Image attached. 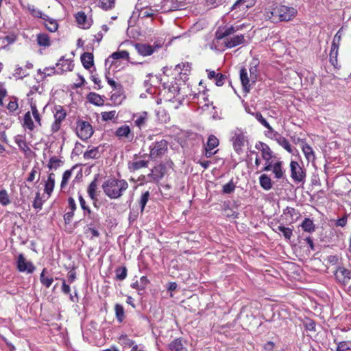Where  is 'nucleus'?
Returning <instances> with one entry per match:
<instances>
[{
    "label": "nucleus",
    "instance_id": "f257e3e1",
    "mask_svg": "<svg viewBox=\"0 0 351 351\" xmlns=\"http://www.w3.org/2000/svg\"><path fill=\"white\" fill-rule=\"evenodd\" d=\"M128 186V183L125 180L110 178L103 183L102 189L109 198L118 199L123 195Z\"/></svg>",
    "mask_w": 351,
    "mask_h": 351
},
{
    "label": "nucleus",
    "instance_id": "f03ea898",
    "mask_svg": "<svg viewBox=\"0 0 351 351\" xmlns=\"http://www.w3.org/2000/svg\"><path fill=\"white\" fill-rule=\"evenodd\" d=\"M259 64V61L257 59H253L250 62V78L248 77L247 69L242 68L240 70V80L242 84L243 90L245 93H247L250 90V82L252 83L256 82L257 80V67Z\"/></svg>",
    "mask_w": 351,
    "mask_h": 351
},
{
    "label": "nucleus",
    "instance_id": "7ed1b4c3",
    "mask_svg": "<svg viewBox=\"0 0 351 351\" xmlns=\"http://www.w3.org/2000/svg\"><path fill=\"white\" fill-rule=\"evenodd\" d=\"M168 150V142L165 139L156 141L149 145V158L156 160L161 158Z\"/></svg>",
    "mask_w": 351,
    "mask_h": 351
},
{
    "label": "nucleus",
    "instance_id": "20e7f679",
    "mask_svg": "<svg viewBox=\"0 0 351 351\" xmlns=\"http://www.w3.org/2000/svg\"><path fill=\"white\" fill-rule=\"evenodd\" d=\"M291 178L295 183L304 184L306 181V170L296 161L290 162Z\"/></svg>",
    "mask_w": 351,
    "mask_h": 351
},
{
    "label": "nucleus",
    "instance_id": "39448f33",
    "mask_svg": "<svg viewBox=\"0 0 351 351\" xmlns=\"http://www.w3.org/2000/svg\"><path fill=\"white\" fill-rule=\"evenodd\" d=\"M92 125L86 121L77 120L76 122V134L82 141L89 139L93 134Z\"/></svg>",
    "mask_w": 351,
    "mask_h": 351
},
{
    "label": "nucleus",
    "instance_id": "423d86ee",
    "mask_svg": "<svg viewBox=\"0 0 351 351\" xmlns=\"http://www.w3.org/2000/svg\"><path fill=\"white\" fill-rule=\"evenodd\" d=\"M16 265L19 272H25L28 274H32L36 269L32 262L27 261L23 254L18 255Z\"/></svg>",
    "mask_w": 351,
    "mask_h": 351
},
{
    "label": "nucleus",
    "instance_id": "0eeeda50",
    "mask_svg": "<svg viewBox=\"0 0 351 351\" xmlns=\"http://www.w3.org/2000/svg\"><path fill=\"white\" fill-rule=\"evenodd\" d=\"M274 12L278 14L279 19L281 21H291L295 14L294 8L287 7L286 5H280L279 8L276 9Z\"/></svg>",
    "mask_w": 351,
    "mask_h": 351
},
{
    "label": "nucleus",
    "instance_id": "6e6552de",
    "mask_svg": "<svg viewBox=\"0 0 351 351\" xmlns=\"http://www.w3.org/2000/svg\"><path fill=\"white\" fill-rule=\"evenodd\" d=\"M232 141L234 151L237 154H240L242 152L245 141V136L243 132L239 129L235 130Z\"/></svg>",
    "mask_w": 351,
    "mask_h": 351
},
{
    "label": "nucleus",
    "instance_id": "1a4fd4ad",
    "mask_svg": "<svg viewBox=\"0 0 351 351\" xmlns=\"http://www.w3.org/2000/svg\"><path fill=\"white\" fill-rule=\"evenodd\" d=\"M242 25H237L236 27L233 25H224L219 26L215 32V38L217 40H221L226 36H228L234 34L237 30L239 29Z\"/></svg>",
    "mask_w": 351,
    "mask_h": 351
},
{
    "label": "nucleus",
    "instance_id": "9d476101",
    "mask_svg": "<svg viewBox=\"0 0 351 351\" xmlns=\"http://www.w3.org/2000/svg\"><path fill=\"white\" fill-rule=\"evenodd\" d=\"M184 3L178 0H164L160 8L162 12H169L174 10H182Z\"/></svg>",
    "mask_w": 351,
    "mask_h": 351
},
{
    "label": "nucleus",
    "instance_id": "9b49d317",
    "mask_svg": "<svg viewBox=\"0 0 351 351\" xmlns=\"http://www.w3.org/2000/svg\"><path fill=\"white\" fill-rule=\"evenodd\" d=\"M165 167L163 165L155 166L147 175L149 179L146 182H158L164 176Z\"/></svg>",
    "mask_w": 351,
    "mask_h": 351
},
{
    "label": "nucleus",
    "instance_id": "f8f14e48",
    "mask_svg": "<svg viewBox=\"0 0 351 351\" xmlns=\"http://www.w3.org/2000/svg\"><path fill=\"white\" fill-rule=\"evenodd\" d=\"M57 68L56 71H53V73H62L63 72L71 71L73 70L74 64L69 59H64L62 56L60 58L58 62L56 64Z\"/></svg>",
    "mask_w": 351,
    "mask_h": 351
},
{
    "label": "nucleus",
    "instance_id": "ddd939ff",
    "mask_svg": "<svg viewBox=\"0 0 351 351\" xmlns=\"http://www.w3.org/2000/svg\"><path fill=\"white\" fill-rule=\"evenodd\" d=\"M115 136L119 139L125 138L128 141H132L134 138V134L128 125L119 127L115 132Z\"/></svg>",
    "mask_w": 351,
    "mask_h": 351
},
{
    "label": "nucleus",
    "instance_id": "4468645a",
    "mask_svg": "<svg viewBox=\"0 0 351 351\" xmlns=\"http://www.w3.org/2000/svg\"><path fill=\"white\" fill-rule=\"evenodd\" d=\"M255 148L261 152L262 158L266 160V162L271 160L273 156V152L267 144L258 141L256 143Z\"/></svg>",
    "mask_w": 351,
    "mask_h": 351
},
{
    "label": "nucleus",
    "instance_id": "2eb2a0df",
    "mask_svg": "<svg viewBox=\"0 0 351 351\" xmlns=\"http://www.w3.org/2000/svg\"><path fill=\"white\" fill-rule=\"evenodd\" d=\"M335 276L339 282L346 284L351 278V271L343 267H339L335 273Z\"/></svg>",
    "mask_w": 351,
    "mask_h": 351
},
{
    "label": "nucleus",
    "instance_id": "dca6fc26",
    "mask_svg": "<svg viewBox=\"0 0 351 351\" xmlns=\"http://www.w3.org/2000/svg\"><path fill=\"white\" fill-rule=\"evenodd\" d=\"M75 20L79 27L83 29H88L92 25V19H88L84 12H78L75 14Z\"/></svg>",
    "mask_w": 351,
    "mask_h": 351
},
{
    "label": "nucleus",
    "instance_id": "f3484780",
    "mask_svg": "<svg viewBox=\"0 0 351 351\" xmlns=\"http://www.w3.org/2000/svg\"><path fill=\"white\" fill-rule=\"evenodd\" d=\"M208 73V78L209 80H214L215 84L217 86H221L226 79V76L221 73H216L215 71L206 69Z\"/></svg>",
    "mask_w": 351,
    "mask_h": 351
},
{
    "label": "nucleus",
    "instance_id": "a211bd4d",
    "mask_svg": "<svg viewBox=\"0 0 351 351\" xmlns=\"http://www.w3.org/2000/svg\"><path fill=\"white\" fill-rule=\"evenodd\" d=\"M107 80L108 84L113 88V90H117V93L112 94L111 96V99L113 101H117L118 97L122 95L123 94V86L120 83H117L113 79L110 78L108 77H106Z\"/></svg>",
    "mask_w": 351,
    "mask_h": 351
},
{
    "label": "nucleus",
    "instance_id": "6ab92c4d",
    "mask_svg": "<svg viewBox=\"0 0 351 351\" xmlns=\"http://www.w3.org/2000/svg\"><path fill=\"white\" fill-rule=\"evenodd\" d=\"M162 45H134L137 52L143 56H148L152 55L156 48H159Z\"/></svg>",
    "mask_w": 351,
    "mask_h": 351
},
{
    "label": "nucleus",
    "instance_id": "aec40b11",
    "mask_svg": "<svg viewBox=\"0 0 351 351\" xmlns=\"http://www.w3.org/2000/svg\"><path fill=\"white\" fill-rule=\"evenodd\" d=\"M302 151L305 156L306 160L309 162H314L315 160V154L313 151V149L311 146L306 143V142H303V144L301 146Z\"/></svg>",
    "mask_w": 351,
    "mask_h": 351
},
{
    "label": "nucleus",
    "instance_id": "412c9836",
    "mask_svg": "<svg viewBox=\"0 0 351 351\" xmlns=\"http://www.w3.org/2000/svg\"><path fill=\"white\" fill-rule=\"evenodd\" d=\"M133 119H134V124L139 129L145 127L147 119H148V114L147 112H141L140 113H137L133 115Z\"/></svg>",
    "mask_w": 351,
    "mask_h": 351
},
{
    "label": "nucleus",
    "instance_id": "4be33fe9",
    "mask_svg": "<svg viewBox=\"0 0 351 351\" xmlns=\"http://www.w3.org/2000/svg\"><path fill=\"white\" fill-rule=\"evenodd\" d=\"M272 172L274 175V178L277 180L285 179V170L282 167V162L277 161L273 165Z\"/></svg>",
    "mask_w": 351,
    "mask_h": 351
},
{
    "label": "nucleus",
    "instance_id": "5701e85b",
    "mask_svg": "<svg viewBox=\"0 0 351 351\" xmlns=\"http://www.w3.org/2000/svg\"><path fill=\"white\" fill-rule=\"evenodd\" d=\"M129 58V53L125 51H118L112 53L106 60V64H107L108 62H110V64H112L114 62V60H117L119 59H125L128 60Z\"/></svg>",
    "mask_w": 351,
    "mask_h": 351
},
{
    "label": "nucleus",
    "instance_id": "b1692460",
    "mask_svg": "<svg viewBox=\"0 0 351 351\" xmlns=\"http://www.w3.org/2000/svg\"><path fill=\"white\" fill-rule=\"evenodd\" d=\"M168 349L170 351H187V348L182 343L180 338L173 339L168 344Z\"/></svg>",
    "mask_w": 351,
    "mask_h": 351
},
{
    "label": "nucleus",
    "instance_id": "393cba45",
    "mask_svg": "<svg viewBox=\"0 0 351 351\" xmlns=\"http://www.w3.org/2000/svg\"><path fill=\"white\" fill-rule=\"evenodd\" d=\"M55 177L56 176L53 173H50L45 182L44 191L48 195H51L53 191L55 186Z\"/></svg>",
    "mask_w": 351,
    "mask_h": 351
},
{
    "label": "nucleus",
    "instance_id": "a878e982",
    "mask_svg": "<svg viewBox=\"0 0 351 351\" xmlns=\"http://www.w3.org/2000/svg\"><path fill=\"white\" fill-rule=\"evenodd\" d=\"M53 112L54 120L58 122L62 123L66 117V112L62 106H55Z\"/></svg>",
    "mask_w": 351,
    "mask_h": 351
},
{
    "label": "nucleus",
    "instance_id": "bb28decb",
    "mask_svg": "<svg viewBox=\"0 0 351 351\" xmlns=\"http://www.w3.org/2000/svg\"><path fill=\"white\" fill-rule=\"evenodd\" d=\"M140 3L138 1V3L136 5L135 11L133 12V16L136 14V12H138V17L141 19L149 18L152 17L154 15L153 11L149 10H145L143 7H140Z\"/></svg>",
    "mask_w": 351,
    "mask_h": 351
},
{
    "label": "nucleus",
    "instance_id": "cd10ccee",
    "mask_svg": "<svg viewBox=\"0 0 351 351\" xmlns=\"http://www.w3.org/2000/svg\"><path fill=\"white\" fill-rule=\"evenodd\" d=\"M338 51L339 45H331V49L329 53V61L335 68L339 67L337 61Z\"/></svg>",
    "mask_w": 351,
    "mask_h": 351
},
{
    "label": "nucleus",
    "instance_id": "c85d7f7f",
    "mask_svg": "<svg viewBox=\"0 0 351 351\" xmlns=\"http://www.w3.org/2000/svg\"><path fill=\"white\" fill-rule=\"evenodd\" d=\"M81 61L86 69H90L93 66V55L90 52H85L81 56Z\"/></svg>",
    "mask_w": 351,
    "mask_h": 351
},
{
    "label": "nucleus",
    "instance_id": "c756f323",
    "mask_svg": "<svg viewBox=\"0 0 351 351\" xmlns=\"http://www.w3.org/2000/svg\"><path fill=\"white\" fill-rule=\"evenodd\" d=\"M128 169L131 172H134L140 169L147 167L148 161L146 160H138L128 162Z\"/></svg>",
    "mask_w": 351,
    "mask_h": 351
},
{
    "label": "nucleus",
    "instance_id": "7c9ffc66",
    "mask_svg": "<svg viewBox=\"0 0 351 351\" xmlns=\"http://www.w3.org/2000/svg\"><path fill=\"white\" fill-rule=\"evenodd\" d=\"M87 99L90 103L95 106H101L104 104L103 97L95 93H90L87 96Z\"/></svg>",
    "mask_w": 351,
    "mask_h": 351
},
{
    "label": "nucleus",
    "instance_id": "2f4dec72",
    "mask_svg": "<svg viewBox=\"0 0 351 351\" xmlns=\"http://www.w3.org/2000/svg\"><path fill=\"white\" fill-rule=\"evenodd\" d=\"M300 226L304 232L309 233L313 232L315 230V225L314 224L313 221L310 218H304Z\"/></svg>",
    "mask_w": 351,
    "mask_h": 351
},
{
    "label": "nucleus",
    "instance_id": "473e14b6",
    "mask_svg": "<svg viewBox=\"0 0 351 351\" xmlns=\"http://www.w3.org/2000/svg\"><path fill=\"white\" fill-rule=\"evenodd\" d=\"M149 282V280L146 276H142L139 281H136L131 285V287L138 291V293L141 291H144L147 284Z\"/></svg>",
    "mask_w": 351,
    "mask_h": 351
},
{
    "label": "nucleus",
    "instance_id": "72a5a7b5",
    "mask_svg": "<svg viewBox=\"0 0 351 351\" xmlns=\"http://www.w3.org/2000/svg\"><path fill=\"white\" fill-rule=\"evenodd\" d=\"M259 184L266 191H269L272 188L271 180L267 174H262L259 177Z\"/></svg>",
    "mask_w": 351,
    "mask_h": 351
},
{
    "label": "nucleus",
    "instance_id": "f704fd0d",
    "mask_svg": "<svg viewBox=\"0 0 351 351\" xmlns=\"http://www.w3.org/2000/svg\"><path fill=\"white\" fill-rule=\"evenodd\" d=\"M23 127L25 129H28L29 131H33L35 128L31 112L29 111L24 115Z\"/></svg>",
    "mask_w": 351,
    "mask_h": 351
},
{
    "label": "nucleus",
    "instance_id": "c9c22d12",
    "mask_svg": "<svg viewBox=\"0 0 351 351\" xmlns=\"http://www.w3.org/2000/svg\"><path fill=\"white\" fill-rule=\"evenodd\" d=\"M191 69V64L189 62H182L176 66L175 70L179 72L180 74L187 75L190 73Z\"/></svg>",
    "mask_w": 351,
    "mask_h": 351
},
{
    "label": "nucleus",
    "instance_id": "e433bc0d",
    "mask_svg": "<svg viewBox=\"0 0 351 351\" xmlns=\"http://www.w3.org/2000/svg\"><path fill=\"white\" fill-rule=\"evenodd\" d=\"M283 214L291 218V223H294L298 219L300 215L299 212L296 209L291 207H287L284 210Z\"/></svg>",
    "mask_w": 351,
    "mask_h": 351
},
{
    "label": "nucleus",
    "instance_id": "4c0bfd02",
    "mask_svg": "<svg viewBox=\"0 0 351 351\" xmlns=\"http://www.w3.org/2000/svg\"><path fill=\"white\" fill-rule=\"evenodd\" d=\"M46 272L47 269L44 268L40 274V280L43 285L47 288H49L53 282V278L52 277L46 276Z\"/></svg>",
    "mask_w": 351,
    "mask_h": 351
},
{
    "label": "nucleus",
    "instance_id": "58836bf2",
    "mask_svg": "<svg viewBox=\"0 0 351 351\" xmlns=\"http://www.w3.org/2000/svg\"><path fill=\"white\" fill-rule=\"evenodd\" d=\"M98 176H99V175L95 176L94 180L90 182V184H89V186L88 187L87 192H88L89 197L92 199H95V196H96L95 192H96V190L97 188V182Z\"/></svg>",
    "mask_w": 351,
    "mask_h": 351
},
{
    "label": "nucleus",
    "instance_id": "ea45409f",
    "mask_svg": "<svg viewBox=\"0 0 351 351\" xmlns=\"http://www.w3.org/2000/svg\"><path fill=\"white\" fill-rule=\"evenodd\" d=\"M276 142L279 145L282 147L286 151H287L290 154H293V149L290 145L289 142L283 136H279L278 138L276 139Z\"/></svg>",
    "mask_w": 351,
    "mask_h": 351
},
{
    "label": "nucleus",
    "instance_id": "a19ab883",
    "mask_svg": "<svg viewBox=\"0 0 351 351\" xmlns=\"http://www.w3.org/2000/svg\"><path fill=\"white\" fill-rule=\"evenodd\" d=\"M63 164V161L58 158L56 156H52L47 164V167L49 169L56 170Z\"/></svg>",
    "mask_w": 351,
    "mask_h": 351
},
{
    "label": "nucleus",
    "instance_id": "79ce46f5",
    "mask_svg": "<svg viewBox=\"0 0 351 351\" xmlns=\"http://www.w3.org/2000/svg\"><path fill=\"white\" fill-rule=\"evenodd\" d=\"M276 231L282 232L284 237L287 240H290L293 235V229L287 228L282 225L278 226L276 228Z\"/></svg>",
    "mask_w": 351,
    "mask_h": 351
},
{
    "label": "nucleus",
    "instance_id": "37998d69",
    "mask_svg": "<svg viewBox=\"0 0 351 351\" xmlns=\"http://www.w3.org/2000/svg\"><path fill=\"white\" fill-rule=\"evenodd\" d=\"M114 271L116 280L121 281L126 278L128 270L125 267H117Z\"/></svg>",
    "mask_w": 351,
    "mask_h": 351
},
{
    "label": "nucleus",
    "instance_id": "c03bdc74",
    "mask_svg": "<svg viewBox=\"0 0 351 351\" xmlns=\"http://www.w3.org/2000/svg\"><path fill=\"white\" fill-rule=\"evenodd\" d=\"M73 169H74V167H73L70 169L66 170L63 173L62 178V181H61V184H60L61 189H63L67 185L68 182H69V180H70V178H71V177L72 176V173H73Z\"/></svg>",
    "mask_w": 351,
    "mask_h": 351
},
{
    "label": "nucleus",
    "instance_id": "a18cd8bd",
    "mask_svg": "<svg viewBox=\"0 0 351 351\" xmlns=\"http://www.w3.org/2000/svg\"><path fill=\"white\" fill-rule=\"evenodd\" d=\"M99 157V152L97 147H93L84 154L85 159H97Z\"/></svg>",
    "mask_w": 351,
    "mask_h": 351
},
{
    "label": "nucleus",
    "instance_id": "49530a36",
    "mask_svg": "<svg viewBox=\"0 0 351 351\" xmlns=\"http://www.w3.org/2000/svg\"><path fill=\"white\" fill-rule=\"evenodd\" d=\"M119 343L123 348H131L135 342L133 340L129 339L128 335H122L119 338Z\"/></svg>",
    "mask_w": 351,
    "mask_h": 351
},
{
    "label": "nucleus",
    "instance_id": "de8ad7c7",
    "mask_svg": "<svg viewBox=\"0 0 351 351\" xmlns=\"http://www.w3.org/2000/svg\"><path fill=\"white\" fill-rule=\"evenodd\" d=\"M115 315L119 323H121L124 319V308L122 305L117 304L114 306Z\"/></svg>",
    "mask_w": 351,
    "mask_h": 351
},
{
    "label": "nucleus",
    "instance_id": "09e8293b",
    "mask_svg": "<svg viewBox=\"0 0 351 351\" xmlns=\"http://www.w3.org/2000/svg\"><path fill=\"white\" fill-rule=\"evenodd\" d=\"M150 196V193L149 191L144 192L139 199V205L141 207V212L143 213L144 211L145 207L149 200Z\"/></svg>",
    "mask_w": 351,
    "mask_h": 351
},
{
    "label": "nucleus",
    "instance_id": "8fccbe9b",
    "mask_svg": "<svg viewBox=\"0 0 351 351\" xmlns=\"http://www.w3.org/2000/svg\"><path fill=\"white\" fill-rule=\"evenodd\" d=\"M115 0H99V6L104 10H111L114 7Z\"/></svg>",
    "mask_w": 351,
    "mask_h": 351
},
{
    "label": "nucleus",
    "instance_id": "3c124183",
    "mask_svg": "<svg viewBox=\"0 0 351 351\" xmlns=\"http://www.w3.org/2000/svg\"><path fill=\"white\" fill-rule=\"evenodd\" d=\"M252 116H254L256 120L264 127L266 128L270 126L269 123L267 121V120L263 117L262 114L260 112H250Z\"/></svg>",
    "mask_w": 351,
    "mask_h": 351
},
{
    "label": "nucleus",
    "instance_id": "603ef678",
    "mask_svg": "<svg viewBox=\"0 0 351 351\" xmlns=\"http://www.w3.org/2000/svg\"><path fill=\"white\" fill-rule=\"evenodd\" d=\"M219 145V140L214 135H210L208 138L206 147H208L209 149H213Z\"/></svg>",
    "mask_w": 351,
    "mask_h": 351
},
{
    "label": "nucleus",
    "instance_id": "864d4df0",
    "mask_svg": "<svg viewBox=\"0 0 351 351\" xmlns=\"http://www.w3.org/2000/svg\"><path fill=\"white\" fill-rule=\"evenodd\" d=\"M10 203V200L8 194L5 189L0 191V204L2 206H7Z\"/></svg>",
    "mask_w": 351,
    "mask_h": 351
},
{
    "label": "nucleus",
    "instance_id": "5fc2aeb1",
    "mask_svg": "<svg viewBox=\"0 0 351 351\" xmlns=\"http://www.w3.org/2000/svg\"><path fill=\"white\" fill-rule=\"evenodd\" d=\"M93 223H88L87 225V228L85 230L86 234L90 233V238L99 237L100 234L99 231L96 229V228L93 227Z\"/></svg>",
    "mask_w": 351,
    "mask_h": 351
},
{
    "label": "nucleus",
    "instance_id": "6e6d98bb",
    "mask_svg": "<svg viewBox=\"0 0 351 351\" xmlns=\"http://www.w3.org/2000/svg\"><path fill=\"white\" fill-rule=\"evenodd\" d=\"M31 110L32 113V116L34 117L36 122L38 125H41V117L40 116V114L38 112V110L36 108V104H31Z\"/></svg>",
    "mask_w": 351,
    "mask_h": 351
},
{
    "label": "nucleus",
    "instance_id": "4d7b16f0",
    "mask_svg": "<svg viewBox=\"0 0 351 351\" xmlns=\"http://www.w3.org/2000/svg\"><path fill=\"white\" fill-rule=\"evenodd\" d=\"M267 129H268V132H265V134L271 139L276 141V139L278 138L279 136H282V135L277 131H275L271 125Z\"/></svg>",
    "mask_w": 351,
    "mask_h": 351
},
{
    "label": "nucleus",
    "instance_id": "13d9d810",
    "mask_svg": "<svg viewBox=\"0 0 351 351\" xmlns=\"http://www.w3.org/2000/svg\"><path fill=\"white\" fill-rule=\"evenodd\" d=\"M15 143L17 144V145L19 147V148L23 150V152H27V150H29V148L26 143V141L19 138V136H16L15 138Z\"/></svg>",
    "mask_w": 351,
    "mask_h": 351
},
{
    "label": "nucleus",
    "instance_id": "bf43d9fd",
    "mask_svg": "<svg viewBox=\"0 0 351 351\" xmlns=\"http://www.w3.org/2000/svg\"><path fill=\"white\" fill-rule=\"evenodd\" d=\"M45 25L46 28L51 32H56L58 27V23L54 19H51V21H48V22H45Z\"/></svg>",
    "mask_w": 351,
    "mask_h": 351
},
{
    "label": "nucleus",
    "instance_id": "052dcab7",
    "mask_svg": "<svg viewBox=\"0 0 351 351\" xmlns=\"http://www.w3.org/2000/svg\"><path fill=\"white\" fill-rule=\"evenodd\" d=\"M235 189V185L231 180L228 183L223 186V193L226 194H230L232 193Z\"/></svg>",
    "mask_w": 351,
    "mask_h": 351
},
{
    "label": "nucleus",
    "instance_id": "680f3d73",
    "mask_svg": "<svg viewBox=\"0 0 351 351\" xmlns=\"http://www.w3.org/2000/svg\"><path fill=\"white\" fill-rule=\"evenodd\" d=\"M49 36L48 34L43 33L37 35V44H49Z\"/></svg>",
    "mask_w": 351,
    "mask_h": 351
},
{
    "label": "nucleus",
    "instance_id": "e2e57ef3",
    "mask_svg": "<svg viewBox=\"0 0 351 351\" xmlns=\"http://www.w3.org/2000/svg\"><path fill=\"white\" fill-rule=\"evenodd\" d=\"M18 108L19 105L16 98L11 99L7 106V109L10 112H14L18 109Z\"/></svg>",
    "mask_w": 351,
    "mask_h": 351
},
{
    "label": "nucleus",
    "instance_id": "0e129e2a",
    "mask_svg": "<svg viewBox=\"0 0 351 351\" xmlns=\"http://www.w3.org/2000/svg\"><path fill=\"white\" fill-rule=\"evenodd\" d=\"M116 117V111L103 112L101 113V118L104 121L112 120Z\"/></svg>",
    "mask_w": 351,
    "mask_h": 351
},
{
    "label": "nucleus",
    "instance_id": "69168bd1",
    "mask_svg": "<svg viewBox=\"0 0 351 351\" xmlns=\"http://www.w3.org/2000/svg\"><path fill=\"white\" fill-rule=\"evenodd\" d=\"M304 326L307 330L315 331V322L310 319H307L304 322Z\"/></svg>",
    "mask_w": 351,
    "mask_h": 351
},
{
    "label": "nucleus",
    "instance_id": "338daca9",
    "mask_svg": "<svg viewBox=\"0 0 351 351\" xmlns=\"http://www.w3.org/2000/svg\"><path fill=\"white\" fill-rule=\"evenodd\" d=\"M27 8L33 16L37 17V18H39V16H41L40 15H41L42 11L36 8L34 5H29Z\"/></svg>",
    "mask_w": 351,
    "mask_h": 351
},
{
    "label": "nucleus",
    "instance_id": "774afa93",
    "mask_svg": "<svg viewBox=\"0 0 351 351\" xmlns=\"http://www.w3.org/2000/svg\"><path fill=\"white\" fill-rule=\"evenodd\" d=\"M28 75L29 74L21 66H18L15 69L14 75L19 78H23Z\"/></svg>",
    "mask_w": 351,
    "mask_h": 351
}]
</instances>
